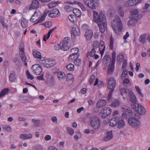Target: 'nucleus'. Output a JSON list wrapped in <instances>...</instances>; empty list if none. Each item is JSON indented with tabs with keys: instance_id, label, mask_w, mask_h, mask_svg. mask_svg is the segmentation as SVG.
Masks as SVG:
<instances>
[{
	"instance_id": "e2e57ef3",
	"label": "nucleus",
	"mask_w": 150,
	"mask_h": 150,
	"mask_svg": "<svg viewBox=\"0 0 150 150\" xmlns=\"http://www.w3.org/2000/svg\"><path fill=\"white\" fill-rule=\"evenodd\" d=\"M127 60L126 59H125L124 60L123 62L122 66V69H126L127 66Z\"/></svg>"
},
{
	"instance_id": "4be33fe9",
	"label": "nucleus",
	"mask_w": 150,
	"mask_h": 150,
	"mask_svg": "<svg viewBox=\"0 0 150 150\" xmlns=\"http://www.w3.org/2000/svg\"><path fill=\"white\" fill-rule=\"evenodd\" d=\"M105 47L104 42L102 40H100V45L98 48L100 53L101 54L102 57L104 53Z\"/></svg>"
},
{
	"instance_id": "ea45409f",
	"label": "nucleus",
	"mask_w": 150,
	"mask_h": 150,
	"mask_svg": "<svg viewBox=\"0 0 150 150\" xmlns=\"http://www.w3.org/2000/svg\"><path fill=\"white\" fill-rule=\"evenodd\" d=\"M146 34L141 35L139 38V41L143 43H144L146 41Z\"/></svg>"
},
{
	"instance_id": "3c124183",
	"label": "nucleus",
	"mask_w": 150,
	"mask_h": 150,
	"mask_svg": "<svg viewBox=\"0 0 150 150\" xmlns=\"http://www.w3.org/2000/svg\"><path fill=\"white\" fill-rule=\"evenodd\" d=\"M79 52V49L77 47H75L72 48L71 50V54H79L78 52Z\"/></svg>"
},
{
	"instance_id": "6e6d98bb",
	"label": "nucleus",
	"mask_w": 150,
	"mask_h": 150,
	"mask_svg": "<svg viewBox=\"0 0 150 150\" xmlns=\"http://www.w3.org/2000/svg\"><path fill=\"white\" fill-rule=\"evenodd\" d=\"M74 63L76 65L79 66L81 64V59L78 57L74 61Z\"/></svg>"
},
{
	"instance_id": "13d9d810",
	"label": "nucleus",
	"mask_w": 150,
	"mask_h": 150,
	"mask_svg": "<svg viewBox=\"0 0 150 150\" xmlns=\"http://www.w3.org/2000/svg\"><path fill=\"white\" fill-rule=\"evenodd\" d=\"M114 41L112 36H111L110 38V41L109 47L111 50H112L113 48Z\"/></svg>"
},
{
	"instance_id": "bf43d9fd",
	"label": "nucleus",
	"mask_w": 150,
	"mask_h": 150,
	"mask_svg": "<svg viewBox=\"0 0 150 150\" xmlns=\"http://www.w3.org/2000/svg\"><path fill=\"white\" fill-rule=\"evenodd\" d=\"M1 22L4 28H5L6 29H7L8 28V25L6 23H4V18H2L1 20Z\"/></svg>"
},
{
	"instance_id": "680f3d73",
	"label": "nucleus",
	"mask_w": 150,
	"mask_h": 150,
	"mask_svg": "<svg viewBox=\"0 0 150 150\" xmlns=\"http://www.w3.org/2000/svg\"><path fill=\"white\" fill-rule=\"evenodd\" d=\"M76 3L77 4L83 11L86 10V8L81 3L78 2H76Z\"/></svg>"
},
{
	"instance_id": "7c9ffc66",
	"label": "nucleus",
	"mask_w": 150,
	"mask_h": 150,
	"mask_svg": "<svg viewBox=\"0 0 150 150\" xmlns=\"http://www.w3.org/2000/svg\"><path fill=\"white\" fill-rule=\"evenodd\" d=\"M56 28V27H55L50 29L48 32V33L44 36V41H46L47 40H48L50 38L51 34Z\"/></svg>"
},
{
	"instance_id": "f257e3e1",
	"label": "nucleus",
	"mask_w": 150,
	"mask_h": 150,
	"mask_svg": "<svg viewBox=\"0 0 150 150\" xmlns=\"http://www.w3.org/2000/svg\"><path fill=\"white\" fill-rule=\"evenodd\" d=\"M49 12L48 10H45L41 16V12L38 10L36 11L31 18L30 21L34 22L37 21L36 23H41L45 19Z\"/></svg>"
},
{
	"instance_id": "aec40b11",
	"label": "nucleus",
	"mask_w": 150,
	"mask_h": 150,
	"mask_svg": "<svg viewBox=\"0 0 150 150\" xmlns=\"http://www.w3.org/2000/svg\"><path fill=\"white\" fill-rule=\"evenodd\" d=\"M117 125L118 129L122 128L125 127V122L123 118L118 117Z\"/></svg>"
},
{
	"instance_id": "69168bd1",
	"label": "nucleus",
	"mask_w": 150,
	"mask_h": 150,
	"mask_svg": "<svg viewBox=\"0 0 150 150\" xmlns=\"http://www.w3.org/2000/svg\"><path fill=\"white\" fill-rule=\"evenodd\" d=\"M3 129L9 132L11 130V127L10 125H5L3 127Z\"/></svg>"
},
{
	"instance_id": "37998d69",
	"label": "nucleus",
	"mask_w": 150,
	"mask_h": 150,
	"mask_svg": "<svg viewBox=\"0 0 150 150\" xmlns=\"http://www.w3.org/2000/svg\"><path fill=\"white\" fill-rule=\"evenodd\" d=\"M124 58V57L122 54H120L117 56V62L119 63H120Z\"/></svg>"
},
{
	"instance_id": "2eb2a0df",
	"label": "nucleus",
	"mask_w": 150,
	"mask_h": 150,
	"mask_svg": "<svg viewBox=\"0 0 150 150\" xmlns=\"http://www.w3.org/2000/svg\"><path fill=\"white\" fill-rule=\"evenodd\" d=\"M100 32L103 33L104 32L107 28V23L106 19H104L97 23Z\"/></svg>"
},
{
	"instance_id": "58836bf2",
	"label": "nucleus",
	"mask_w": 150,
	"mask_h": 150,
	"mask_svg": "<svg viewBox=\"0 0 150 150\" xmlns=\"http://www.w3.org/2000/svg\"><path fill=\"white\" fill-rule=\"evenodd\" d=\"M79 57V54H71L68 57L69 60L71 62L74 61Z\"/></svg>"
},
{
	"instance_id": "b1692460",
	"label": "nucleus",
	"mask_w": 150,
	"mask_h": 150,
	"mask_svg": "<svg viewBox=\"0 0 150 150\" xmlns=\"http://www.w3.org/2000/svg\"><path fill=\"white\" fill-rule=\"evenodd\" d=\"M118 117L115 116L112 118L109 122L110 126L112 127L116 126L117 125Z\"/></svg>"
},
{
	"instance_id": "6e6552de",
	"label": "nucleus",
	"mask_w": 150,
	"mask_h": 150,
	"mask_svg": "<svg viewBox=\"0 0 150 150\" xmlns=\"http://www.w3.org/2000/svg\"><path fill=\"white\" fill-rule=\"evenodd\" d=\"M130 13L129 18L130 19L138 20L142 18V15L139 14V11L137 9L134 8L131 9Z\"/></svg>"
},
{
	"instance_id": "39448f33",
	"label": "nucleus",
	"mask_w": 150,
	"mask_h": 150,
	"mask_svg": "<svg viewBox=\"0 0 150 150\" xmlns=\"http://www.w3.org/2000/svg\"><path fill=\"white\" fill-rule=\"evenodd\" d=\"M131 106L134 110L139 114L144 115L146 112L145 108L139 104L132 103L131 105Z\"/></svg>"
},
{
	"instance_id": "6ab92c4d",
	"label": "nucleus",
	"mask_w": 150,
	"mask_h": 150,
	"mask_svg": "<svg viewBox=\"0 0 150 150\" xmlns=\"http://www.w3.org/2000/svg\"><path fill=\"white\" fill-rule=\"evenodd\" d=\"M128 95L129 96V100L132 103H136L137 101V97L134 93L132 91H130L129 92Z\"/></svg>"
},
{
	"instance_id": "423d86ee",
	"label": "nucleus",
	"mask_w": 150,
	"mask_h": 150,
	"mask_svg": "<svg viewBox=\"0 0 150 150\" xmlns=\"http://www.w3.org/2000/svg\"><path fill=\"white\" fill-rule=\"evenodd\" d=\"M90 123L91 126L95 130H97L100 128V120L97 116H93L91 120Z\"/></svg>"
},
{
	"instance_id": "72a5a7b5",
	"label": "nucleus",
	"mask_w": 150,
	"mask_h": 150,
	"mask_svg": "<svg viewBox=\"0 0 150 150\" xmlns=\"http://www.w3.org/2000/svg\"><path fill=\"white\" fill-rule=\"evenodd\" d=\"M60 2L59 1L54 2H52L47 5L48 7L50 8H52L56 6L57 5L59 4Z\"/></svg>"
},
{
	"instance_id": "a18cd8bd",
	"label": "nucleus",
	"mask_w": 150,
	"mask_h": 150,
	"mask_svg": "<svg viewBox=\"0 0 150 150\" xmlns=\"http://www.w3.org/2000/svg\"><path fill=\"white\" fill-rule=\"evenodd\" d=\"M100 41L99 42L98 41H94L93 44V49L96 50L98 48L99 45H100Z\"/></svg>"
},
{
	"instance_id": "ddd939ff",
	"label": "nucleus",
	"mask_w": 150,
	"mask_h": 150,
	"mask_svg": "<svg viewBox=\"0 0 150 150\" xmlns=\"http://www.w3.org/2000/svg\"><path fill=\"white\" fill-rule=\"evenodd\" d=\"M122 111L123 112L122 116L124 118H127V116L129 115L132 113V110L129 107L127 106H122Z\"/></svg>"
},
{
	"instance_id": "4468645a",
	"label": "nucleus",
	"mask_w": 150,
	"mask_h": 150,
	"mask_svg": "<svg viewBox=\"0 0 150 150\" xmlns=\"http://www.w3.org/2000/svg\"><path fill=\"white\" fill-rule=\"evenodd\" d=\"M32 69L33 72L37 75H40L42 70V67L39 65L35 64L32 67Z\"/></svg>"
},
{
	"instance_id": "e433bc0d",
	"label": "nucleus",
	"mask_w": 150,
	"mask_h": 150,
	"mask_svg": "<svg viewBox=\"0 0 150 150\" xmlns=\"http://www.w3.org/2000/svg\"><path fill=\"white\" fill-rule=\"evenodd\" d=\"M9 91V90L8 88H4L2 90L0 93V98L8 94Z\"/></svg>"
},
{
	"instance_id": "c9c22d12",
	"label": "nucleus",
	"mask_w": 150,
	"mask_h": 150,
	"mask_svg": "<svg viewBox=\"0 0 150 150\" xmlns=\"http://www.w3.org/2000/svg\"><path fill=\"white\" fill-rule=\"evenodd\" d=\"M117 12L120 16L122 17H123L124 16V11L122 7L119 6L117 9Z\"/></svg>"
},
{
	"instance_id": "0e129e2a",
	"label": "nucleus",
	"mask_w": 150,
	"mask_h": 150,
	"mask_svg": "<svg viewBox=\"0 0 150 150\" xmlns=\"http://www.w3.org/2000/svg\"><path fill=\"white\" fill-rule=\"evenodd\" d=\"M129 35L128 32L126 33L125 35L123 36V39L125 40L124 42L126 43L127 42V39L129 37Z\"/></svg>"
},
{
	"instance_id": "052dcab7",
	"label": "nucleus",
	"mask_w": 150,
	"mask_h": 150,
	"mask_svg": "<svg viewBox=\"0 0 150 150\" xmlns=\"http://www.w3.org/2000/svg\"><path fill=\"white\" fill-rule=\"evenodd\" d=\"M103 84V82L101 81H98V78H97L96 79L95 82L94 84V86L98 85V86H99L100 85H101Z\"/></svg>"
},
{
	"instance_id": "20e7f679",
	"label": "nucleus",
	"mask_w": 150,
	"mask_h": 150,
	"mask_svg": "<svg viewBox=\"0 0 150 150\" xmlns=\"http://www.w3.org/2000/svg\"><path fill=\"white\" fill-rule=\"evenodd\" d=\"M128 122L129 124L136 130H137L141 127V123L140 121L138 119L135 117H129Z\"/></svg>"
},
{
	"instance_id": "393cba45",
	"label": "nucleus",
	"mask_w": 150,
	"mask_h": 150,
	"mask_svg": "<svg viewBox=\"0 0 150 150\" xmlns=\"http://www.w3.org/2000/svg\"><path fill=\"white\" fill-rule=\"evenodd\" d=\"M111 62V57L109 55H105L103 59V65L107 66L108 64H110Z\"/></svg>"
},
{
	"instance_id": "49530a36",
	"label": "nucleus",
	"mask_w": 150,
	"mask_h": 150,
	"mask_svg": "<svg viewBox=\"0 0 150 150\" xmlns=\"http://www.w3.org/2000/svg\"><path fill=\"white\" fill-rule=\"evenodd\" d=\"M61 50L64 51H67L71 47L70 46L65 45L61 43Z\"/></svg>"
},
{
	"instance_id": "f03ea898",
	"label": "nucleus",
	"mask_w": 150,
	"mask_h": 150,
	"mask_svg": "<svg viewBox=\"0 0 150 150\" xmlns=\"http://www.w3.org/2000/svg\"><path fill=\"white\" fill-rule=\"evenodd\" d=\"M111 25L113 29L116 33L122 30L123 25L119 16H117L112 21Z\"/></svg>"
},
{
	"instance_id": "8fccbe9b",
	"label": "nucleus",
	"mask_w": 150,
	"mask_h": 150,
	"mask_svg": "<svg viewBox=\"0 0 150 150\" xmlns=\"http://www.w3.org/2000/svg\"><path fill=\"white\" fill-rule=\"evenodd\" d=\"M69 20L71 22L74 23L76 21V18L74 15H70L68 17Z\"/></svg>"
},
{
	"instance_id": "412c9836",
	"label": "nucleus",
	"mask_w": 150,
	"mask_h": 150,
	"mask_svg": "<svg viewBox=\"0 0 150 150\" xmlns=\"http://www.w3.org/2000/svg\"><path fill=\"white\" fill-rule=\"evenodd\" d=\"M88 55L96 59H98L100 57L99 55L96 54V50L93 49L89 52L88 53Z\"/></svg>"
},
{
	"instance_id": "de8ad7c7",
	"label": "nucleus",
	"mask_w": 150,
	"mask_h": 150,
	"mask_svg": "<svg viewBox=\"0 0 150 150\" xmlns=\"http://www.w3.org/2000/svg\"><path fill=\"white\" fill-rule=\"evenodd\" d=\"M67 69L70 71H73L74 69V66L73 64L71 63H69L66 66Z\"/></svg>"
},
{
	"instance_id": "cd10ccee",
	"label": "nucleus",
	"mask_w": 150,
	"mask_h": 150,
	"mask_svg": "<svg viewBox=\"0 0 150 150\" xmlns=\"http://www.w3.org/2000/svg\"><path fill=\"white\" fill-rule=\"evenodd\" d=\"M16 75L15 72L12 71L10 74L9 78L10 81L12 82H14L16 81Z\"/></svg>"
},
{
	"instance_id": "c03bdc74",
	"label": "nucleus",
	"mask_w": 150,
	"mask_h": 150,
	"mask_svg": "<svg viewBox=\"0 0 150 150\" xmlns=\"http://www.w3.org/2000/svg\"><path fill=\"white\" fill-rule=\"evenodd\" d=\"M66 79L67 81H73L74 80L73 75L70 73L67 74L66 77Z\"/></svg>"
},
{
	"instance_id": "7ed1b4c3",
	"label": "nucleus",
	"mask_w": 150,
	"mask_h": 150,
	"mask_svg": "<svg viewBox=\"0 0 150 150\" xmlns=\"http://www.w3.org/2000/svg\"><path fill=\"white\" fill-rule=\"evenodd\" d=\"M115 85L116 81L115 79L113 78H110L108 81L107 85L108 88L110 91L108 94V101L111 102L112 100V96Z\"/></svg>"
},
{
	"instance_id": "dca6fc26",
	"label": "nucleus",
	"mask_w": 150,
	"mask_h": 150,
	"mask_svg": "<svg viewBox=\"0 0 150 150\" xmlns=\"http://www.w3.org/2000/svg\"><path fill=\"white\" fill-rule=\"evenodd\" d=\"M49 11L47 14H48L49 16L51 18L57 17L59 16L60 15V13L59 10L57 9H54L51 11Z\"/></svg>"
},
{
	"instance_id": "5701e85b",
	"label": "nucleus",
	"mask_w": 150,
	"mask_h": 150,
	"mask_svg": "<svg viewBox=\"0 0 150 150\" xmlns=\"http://www.w3.org/2000/svg\"><path fill=\"white\" fill-rule=\"evenodd\" d=\"M93 31L91 29H88L85 32V37L87 40H89L91 38L93 35Z\"/></svg>"
},
{
	"instance_id": "473e14b6",
	"label": "nucleus",
	"mask_w": 150,
	"mask_h": 150,
	"mask_svg": "<svg viewBox=\"0 0 150 150\" xmlns=\"http://www.w3.org/2000/svg\"><path fill=\"white\" fill-rule=\"evenodd\" d=\"M134 1V0H128L124 4V6L125 7H131L135 5Z\"/></svg>"
},
{
	"instance_id": "9d476101",
	"label": "nucleus",
	"mask_w": 150,
	"mask_h": 150,
	"mask_svg": "<svg viewBox=\"0 0 150 150\" xmlns=\"http://www.w3.org/2000/svg\"><path fill=\"white\" fill-rule=\"evenodd\" d=\"M80 34V30L77 25H74L71 31L72 38L74 40L77 37H79Z\"/></svg>"
},
{
	"instance_id": "f3484780",
	"label": "nucleus",
	"mask_w": 150,
	"mask_h": 150,
	"mask_svg": "<svg viewBox=\"0 0 150 150\" xmlns=\"http://www.w3.org/2000/svg\"><path fill=\"white\" fill-rule=\"evenodd\" d=\"M19 54L21 59L23 61L25 62V65H27V63L25 62L26 57L24 52V45L22 44L20 45Z\"/></svg>"
},
{
	"instance_id": "a19ab883",
	"label": "nucleus",
	"mask_w": 150,
	"mask_h": 150,
	"mask_svg": "<svg viewBox=\"0 0 150 150\" xmlns=\"http://www.w3.org/2000/svg\"><path fill=\"white\" fill-rule=\"evenodd\" d=\"M65 74L64 73L63 71H59L58 72L57 76L58 79L61 80L64 78L65 77Z\"/></svg>"
},
{
	"instance_id": "338daca9",
	"label": "nucleus",
	"mask_w": 150,
	"mask_h": 150,
	"mask_svg": "<svg viewBox=\"0 0 150 150\" xmlns=\"http://www.w3.org/2000/svg\"><path fill=\"white\" fill-rule=\"evenodd\" d=\"M65 10L67 12H69L72 10V7L69 5H66L64 7Z\"/></svg>"
},
{
	"instance_id": "a211bd4d",
	"label": "nucleus",
	"mask_w": 150,
	"mask_h": 150,
	"mask_svg": "<svg viewBox=\"0 0 150 150\" xmlns=\"http://www.w3.org/2000/svg\"><path fill=\"white\" fill-rule=\"evenodd\" d=\"M95 0H83L85 4L87 6L92 9H96V5L95 4Z\"/></svg>"
},
{
	"instance_id": "864d4df0",
	"label": "nucleus",
	"mask_w": 150,
	"mask_h": 150,
	"mask_svg": "<svg viewBox=\"0 0 150 150\" xmlns=\"http://www.w3.org/2000/svg\"><path fill=\"white\" fill-rule=\"evenodd\" d=\"M127 74V71L126 69H124L123 70L121 75V78L123 79L125 77Z\"/></svg>"
},
{
	"instance_id": "603ef678",
	"label": "nucleus",
	"mask_w": 150,
	"mask_h": 150,
	"mask_svg": "<svg viewBox=\"0 0 150 150\" xmlns=\"http://www.w3.org/2000/svg\"><path fill=\"white\" fill-rule=\"evenodd\" d=\"M66 130L70 135L73 136L74 135V131L71 128L69 127H67Z\"/></svg>"
},
{
	"instance_id": "bb28decb",
	"label": "nucleus",
	"mask_w": 150,
	"mask_h": 150,
	"mask_svg": "<svg viewBox=\"0 0 150 150\" xmlns=\"http://www.w3.org/2000/svg\"><path fill=\"white\" fill-rule=\"evenodd\" d=\"M113 137L112 131H110L108 132L106 135L103 138V140L105 142L107 141L112 139Z\"/></svg>"
},
{
	"instance_id": "0eeeda50",
	"label": "nucleus",
	"mask_w": 150,
	"mask_h": 150,
	"mask_svg": "<svg viewBox=\"0 0 150 150\" xmlns=\"http://www.w3.org/2000/svg\"><path fill=\"white\" fill-rule=\"evenodd\" d=\"M41 65L46 68L52 67L56 64V61L53 59L47 58L40 61V62Z\"/></svg>"
},
{
	"instance_id": "a878e982",
	"label": "nucleus",
	"mask_w": 150,
	"mask_h": 150,
	"mask_svg": "<svg viewBox=\"0 0 150 150\" xmlns=\"http://www.w3.org/2000/svg\"><path fill=\"white\" fill-rule=\"evenodd\" d=\"M39 4L38 0H33L29 8L30 10L36 9L39 7Z\"/></svg>"
},
{
	"instance_id": "f704fd0d",
	"label": "nucleus",
	"mask_w": 150,
	"mask_h": 150,
	"mask_svg": "<svg viewBox=\"0 0 150 150\" xmlns=\"http://www.w3.org/2000/svg\"><path fill=\"white\" fill-rule=\"evenodd\" d=\"M73 12L76 16L78 18L80 17L81 16V11L77 8H74L73 9Z\"/></svg>"
},
{
	"instance_id": "c85d7f7f",
	"label": "nucleus",
	"mask_w": 150,
	"mask_h": 150,
	"mask_svg": "<svg viewBox=\"0 0 150 150\" xmlns=\"http://www.w3.org/2000/svg\"><path fill=\"white\" fill-rule=\"evenodd\" d=\"M107 103V102L103 99H100L98 100L96 104L97 108H99L105 106Z\"/></svg>"
},
{
	"instance_id": "9b49d317",
	"label": "nucleus",
	"mask_w": 150,
	"mask_h": 150,
	"mask_svg": "<svg viewBox=\"0 0 150 150\" xmlns=\"http://www.w3.org/2000/svg\"><path fill=\"white\" fill-rule=\"evenodd\" d=\"M116 53L113 52L112 54V61L111 64H109L108 69V74H111L113 71L114 68V64L115 60Z\"/></svg>"
},
{
	"instance_id": "2f4dec72",
	"label": "nucleus",
	"mask_w": 150,
	"mask_h": 150,
	"mask_svg": "<svg viewBox=\"0 0 150 150\" xmlns=\"http://www.w3.org/2000/svg\"><path fill=\"white\" fill-rule=\"evenodd\" d=\"M33 53L34 56L35 58L41 59L42 58L41 53L36 50H33Z\"/></svg>"
},
{
	"instance_id": "4c0bfd02",
	"label": "nucleus",
	"mask_w": 150,
	"mask_h": 150,
	"mask_svg": "<svg viewBox=\"0 0 150 150\" xmlns=\"http://www.w3.org/2000/svg\"><path fill=\"white\" fill-rule=\"evenodd\" d=\"M21 24L23 28H26L27 27L28 25L27 20L23 18H21Z\"/></svg>"
},
{
	"instance_id": "4d7b16f0",
	"label": "nucleus",
	"mask_w": 150,
	"mask_h": 150,
	"mask_svg": "<svg viewBox=\"0 0 150 150\" xmlns=\"http://www.w3.org/2000/svg\"><path fill=\"white\" fill-rule=\"evenodd\" d=\"M128 90V89L124 88H121L120 90L121 95L123 96L124 94H125L127 93Z\"/></svg>"
},
{
	"instance_id": "1a4fd4ad",
	"label": "nucleus",
	"mask_w": 150,
	"mask_h": 150,
	"mask_svg": "<svg viewBox=\"0 0 150 150\" xmlns=\"http://www.w3.org/2000/svg\"><path fill=\"white\" fill-rule=\"evenodd\" d=\"M106 19L105 16L102 12L99 13V15L98 13L96 11H93V21L96 23Z\"/></svg>"
},
{
	"instance_id": "79ce46f5",
	"label": "nucleus",
	"mask_w": 150,
	"mask_h": 150,
	"mask_svg": "<svg viewBox=\"0 0 150 150\" xmlns=\"http://www.w3.org/2000/svg\"><path fill=\"white\" fill-rule=\"evenodd\" d=\"M135 88L136 91L137 92L139 96L143 98L144 97V95L143 93H142L141 90L139 87L138 86H137L135 87Z\"/></svg>"
},
{
	"instance_id": "c756f323",
	"label": "nucleus",
	"mask_w": 150,
	"mask_h": 150,
	"mask_svg": "<svg viewBox=\"0 0 150 150\" xmlns=\"http://www.w3.org/2000/svg\"><path fill=\"white\" fill-rule=\"evenodd\" d=\"M61 44L71 46V41L70 38L68 37L64 38L63 40L61 42Z\"/></svg>"
},
{
	"instance_id": "09e8293b",
	"label": "nucleus",
	"mask_w": 150,
	"mask_h": 150,
	"mask_svg": "<svg viewBox=\"0 0 150 150\" xmlns=\"http://www.w3.org/2000/svg\"><path fill=\"white\" fill-rule=\"evenodd\" d=\"M120 103V101L117 100H115L112 103V106L114 107H118Z\"/></svg>"
},
{
	"instance_id": "5fc2aeb1",
	"label": "nucleus",
	"mask_w": 150,
	"mask_h": 150,
	"mask_svg": "<svg viewBox=\"0 0 150 150\" xmlns=\"http://www.w3.org/2000/svg\"><path fill=\"white\" fill-rule=\"evenodd\" d=\"M26 75L28 79L30 80H33L34 79V77L30 73L28 70L26 72Z\"/></svg>"
},
{
	"instance_id": "774afa93",
	"label": "nucleus",
	"mask_w": 150,
	"mask_h": 150,
	"mask_svg": "<svg viewBox=\"0 0 150 150\" xmlns=\"http://www.w3.org/2000/svg\"><path fill=\"white\" fill-rule=\"evenodd\" d=\"M133 20H134L131 19L128 21L127 24L128 26H131L133 25L134 24V23Z\"/></svg>"
},
{
	"instance_id": "f8f14e48",
	"label": "nucleus",
	"mask_w": 150,
	"mask_h": 150,
	"mask_svg": "<svg viewBox=\"0 0 150 150\" xmlns=\"http://www.w3.org/2000/svg\"><path fill=\"white\" fill-rule=\"evenodd\" d=\"M112 112V110L109 107H105L100 112V115L103 118H105V117L109 115Z\"/></svg>"
}]
</instances>
